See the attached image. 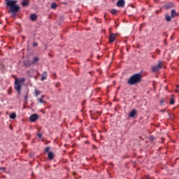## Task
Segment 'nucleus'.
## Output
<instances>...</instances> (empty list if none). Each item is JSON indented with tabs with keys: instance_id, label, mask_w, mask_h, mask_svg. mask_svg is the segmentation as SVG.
<instances>
[{
	"instance_id": "1",
	"label": "nucleus",
	"mask_w": 179,
	"mask_h": 179,
	"mask_svg": "<svg viewBox=\"0 0 179 179\" xmlns=\"http://www.w3.org/2000/svg\"><path fill=\"white\" fill-rule=\"evenodd\" d=\"M141 82H142V74L141 73H136L133 75L127 80L128 85H130L131 86L138 85V83H141Z\"/></svg>"
},
{
	"instance_id": "2",
	"label": "nucleus",
	"mask_w": 179,
	"mask_h": 179,
	"mask_svg": "<svg viewBox=\"0 0 179 179\" xmlns=\"http://www.w3.org/2000/svg\"><path fill=\"white\" fill-rule=\"evenodd\" d=\"M17 1L13 0V1H8L6 3L7 6H9L10 8V12L13 13H16L19 12V10L20 9V7L17 5Z\"/></svg>"
},
{
	"instance_id": "3",
	"label": "nucleus",
	"mask_w": 179,
	"mask_h": 179,
	"mask_svg": "<svg viewBox=\"0 0 179 179\" xmlns=\"http://www.w3.org/2000/svg\"><path fill=\"white\" fill-rule=\"evenodd\" d=\"M163 66V62H159L157 66H154L151 68L152 72H158V71H160L162 69V67Z\"/></svg>"
},
{
	"instance_id": "4",
	"label": "nucleus",
	"mask_w": 179,
	"mask_h": 179,
	"mask_svg": "<svg viewBox=\"0 0 179 179\" xmlns=\"http://www.w3.org/2000/svg\"><path fill=\"white\" fill-rule=\"evenodd\" d=\"M15 89L18 92V93H20L22 92V85L20 83H19V79L16 78L15 82Z\"/></svg>"
},
{
	"instance_id": "5",
	"label": "nucleus",
	"mask_w": 179,
	"mask_h": 179,
	"mask_svg": "<svg viewBox=\"0 0 179 179\" xmlns=\"http://www.w3.org/2000/svg\"><path fill=\"white\" fill-rule=\"evenodd\" d=\"M117 6L118 8H124L125 6V0H119L117 2Z\"/></svg>"
},
{
	"instance_id": "6",
	"label": "nucleus",
	"mask_w": 179,
	"mask_h": 179,
	"mask_svg": "<svg viewBox=\"0 0 179 179\" xmlns=\"http://www.w3.org/2000/svg\"><path fill=\"white\" fill-rule=\"evenodd\" d=\"M36 120H38V115L37 114H34V115H31L30 116V121L31 122H34L36 121Z\"/></svg>"
},
{
	"instance_id": "7",
	"label": "nucleus",
	"mask_w": 179,
	"mask_h": 179,
	"mask_svg": "<svg viewBox=\"0 0 179 179\" xmlns=\"http://www.w3.org/2000/svg\"><path fill=\"white\" fill-rule=\"evenodd\" d=\"M115 34H111L109 36V40L110 43H114V41H115Z\"/></svg>"
},
{
	"instance_id": "8",
	"label": "nucleus",
	"mask_w": 179,
	"mask_h": 179,
	"mask_svg": "<svg viewBox=\"0 0 179 179\" xmlns=\"http://www.w3.org/2000/svg\"><path fill=\"white\" fill-rule=\"evenodd\" d=\"M138 113V112L135 110V109H133L129 116L131 117V118H134L135 117V115H136V114Z\"/></svg>"
},
{
	"instance_id": "9",
	"label": "nucleus",
	"mask_w": 179,
	"mask_h": 179,
	"mask_svg": "<svg viewBox=\"0 0 179 179\" xmlns=\"http://www.w3.org/2000/svg\"><path fill=\"white\" fill-rule=\"evenodd\" d=\"M24 66H31L33 62L31 60H26L24 62Z\"/></svg>"
},
{
	"instance_id": "10",
	"label": "nucleus",
	"mask_w": 179,
	"mask_h": 179,
	"mask_svg": "<svg viewBox=\"0 0 179 179\" xmlns=\"http://www.w3.org/2000/svg\"><path fill=\"white\" fill-rule=\"evenodd\" d=\"M22 5L24 7L29 6L30 5V1L29 0H22Z\"/></svg>"
},
{
	"instance_id": "11",
	"label": "nucleus",
	"mask_w": 179,
	"mask_h": 179,
	"mask_svg": "<svg viewBox=\"0 0 179 179\" xmlns=\"http://www.w3.org/2000/svg\"><path fill=\"white\" fill-rule=\"evenodd\" d=\"M47 76H48L47 71H44L41 76V80L42 81L45 80V79H47Z\"/></svg>"
},
{
	"instance_id": "12",
	"label": "nucleus",
	"mask_w": 179,
	"mask_h": 179,
	"mask_svg": "<svg viewBox=\"0 0 179 179\" xmlns=\"http://www.w3.org/2000/svg\"><path fill=\"white\" fill-rule=\"evenodd\" d=\"M48 157L50 160H52L54 159V152H49L48 155Z\"/></svg>"
},
{
	"instance_id": "13",
	"label": "nucleus",
	"mask_w": 179,
	"mask_h": 179,
	"mask_svg": "<svg viewBox=\"0 0 179 179\" xmlns=\"http://www.w3.org/2000/svg\"><path fill=\"white\" fill-rule=\"evenodd\" d=\"M30 19H31V20H32V22L37 20V15L31 14Z\"/></svg>"
},
{
	"instance_id": "14",
	"label": "nucleus",
	"mask_w": 179,
	"mask_h": 179,
	"mask_svg": "<svg viewBox=\"0 0 179 179\" xmlns=\"http://www.w3.org/2000/svg\"><path fill=\"white\" fill-rule=\"evenodd\" d=\"M38 61H40V59L37 57H35L33 60L31 61L32 62V64L34 65L36 64H37V62Z\"/></svg>"
},
{
	"instance_id": "15",
	"label": "nucleus",
	"mask_w": 179,
	"mask_h": 179,
	"mask_svg": "<svg viewBox=\"0 0 179 179\" xmlns=\"http://www.w3.org/2000/svg\"><path fill=\"white\" fill-rule=\"evenodd\" d=\"M165 20H166V22H171V16H170L169 15H165Z\"/></svg>"
},
{
	"instance_id": "16",
	"label": "nucleus",
	"mask_w": 179,
	"mask_h": 179,
	"mask_svg": "<svg viewBox=\"0 0 179 179\" xmlns=\"http://www.w3.org/2000/svg\"><path fill=\"white\" fill-rule=\"evenodd\" d=\"M177 16V13L176 10H171V17H176Z\"/></svg>"
},
{
	"instance_id": "17",
	"label": "nucleus",
	"mask_w": 179,
	"mask_h": 179,
	"mask_svg": "<svg viewBox=\"0 0 179 179\" xmlns=\"http://www.w3.org/2000/svg\"><path fill=\"white\" fill-rule=\"evenodd\" d=\"M10 118L11 120H15V118H16V113H11V114L10 115Z\"/></svg>"
},
{
	"instance_id": "18",
	"label": "nucleus",
	"mask_w": 179,
	"mask_h": 179,
	"mask_svg": "<svg viewBox=\"0 0 179 179\" xmlns=\"http://www.w3.org/2000/svg\"><path fill=\"white\" fill-rule=\"evenodd\" d=\"M18 82H19L20 84L24 83V82H26V78H22L18 80Z\"/></svg>"
},
{
	"instance_id": "19",
	"label": "nucleus",
	"mask_w": 179,
	"mask_h": 179,
	"mask_svg": "<svg viewBox=\"0 0 179 179\" xmlns=\"http://www.w3.org/2000/svg\"><path fill=\"white\" fill-rule=\"evenodd\" d=\"M39 94H41V92L38 90H35V96L37 97Z\"/></svg>"
},
{
	"instance_id": "20",
	"label": "nucleus",
	"mask_w": 179,
	"mask_h": 179,
	"mask_svg": "<svg viewBox=\"0 0 179 179\" xmlns=\"http://www.w3.org/2000/svg\"><path fill=\"white\" fill-rule=\"evenodd\" d=\"M52 9H56L57 8V3L54 2L51 4Z\"/></svg>"
},
{
	"instance_id": "21",
	"label": "nucleus",
	"mask_w": 179,
	"mask_h": 179,
	"mask_svg": "<svg viewBox=\"0 0 179 179\" xmlns=\"http://www.w3.org/2000/svg\"><path fill=\"white\" fill-rule=\"evenodd\" d=\"M117 12H118V10H117L115 9L110 10V13H112V15H116Z\"/></svg>"
},
{
	"instance_id": "22",
	"label": "nucleus",
	"mask_w": 179,
	"mask_h": 179,
	"mask_svg": "<svg viewBox=\"0 0 179 179\" xmlns=\"http://www.w3.org/2000/svg\"><path fill=\"white\" fill-rule=\"evenodd\" d=\"M166 8H167V9H170V8H173V3H169V4H167L166 6Z\"/></svg>"
},
{
	"instance_id": "23",
	"label": "nucleus",
	"mask_w": 179,
	"mask_h": 179,
	"mask_svg": "<svg viewBox=\"0 0 179 179\" xmlns=\"http://www.w3.org/2000/svg\"><path fill=\"white\" fill-rule=\"evenodd\" d=\"M50 147H47L45 149V153H50Z\"/></svg>"
},
{
	"instance_id": "24",
	"label": "nucleus",
	"mask_w": 179,
	"mask_h": 179,
	"mask_svg": "<svg viewBox=\"0 0 179 179\" xmlns=\"http://www.w3.org/2000/svg\"><path fill=\"white\" fill-rule=\"evenodd\" d=\"M38 100L39 103H45V101H44V99L43 98H39Z\"/></svg>"
},
{
	"instance_id": "25",
	"label": "nucleus",
	"mask_w": 179,
	"mask_h": 179,
	"mask_svg": "<svg viewBox=\"0 0 179 179\" xmlns=\"http://www.w3.org/2000/svg\"><path fill=\"white\" fill-rule=\"evenodd\" d=\"M174 103H176V101H174V99L173 98L171 99L170 104L173 105L174 104Z\"/></svg>"
},
{
	"instance_id": "26",
	"label": "nucleus",
	"mask_w": 179,
	"mask_h": 179,
	"mask_svg": "<svg viewBox=\"0 0 179 179\" xmlns=\"http://www.w3.org/2000/svg\"><path fill=\"white\" fill-rule=\"evenodd\" d=\"M37 136H38V138H43V134H41V133H40V132H38V134H37Z\"/></svg>"
},
{
	"instance_id": "27",
	"label": "nucleus",
	"mask_w": 179,
	"mask_h": 179,
	"mask_svg": "<svg viewBox=\"0 0 179 179\" xmlns=\"http://www.w3.org/2000/svg\"><path fill=\"white\" fill-rule=\"evenodd\" d=\"M6 3H8V2H13V0H5Z\"/></svg>"
},
{
	"instance_id": "28",
	"label": "nucleus",
	"mask_w": 179,
	"mask_h": 179,
	"mask_svg": "<svg viewBox=\"0 0 179 179\" xmlns=\"http://www.w3.org/2000/svg\"><path fill=\"white\" fill-rule=\"evenodd\" d=\"M164 103V99L160 100V104H163Z\"/></svg>"
},
{
	"instance_id": "29",
	"label": "nucleus",
	"mask_w": 179,
	"mask_h": 179,
	"mask_svg": "<svg viewBox=\"0 0 179 179\" xmlns=\"http://www.w3.org/2000/svg\"><path fill=\"white\" fill-rule=\"evenodd\" d=\"M0 170H3L5 172V170H6V168H5V167H0Z\"/></svg>"
},
{
	"instance_id": "30",
	"label": "nucleus",
	"mask_w": 179,
	"mask_h": 179,
	"mask_svg": "<svg viewBox=\"0 0 179 179\" xmlns=\"http://www.w3.org/2000/svg\"><path fill=\"white\" fill-rule=\"evenodd\" d=\"M27 96H28L27 94H25V95H24V99H25L26 101H27Z\"/></svg>"
},
{
	"instance_id": "31",
	"label": "nucleus",
	"mask_w": 179,
	"mask_h": 179,
	"mask_svg": "<svg viewBox=\"0 0 179 179\" xmlns=\"http://www.w3.org/2000/svg\"><path fill=\"white\" fill-rule=\"evenodd\" d=\"M33 45H34V47H37V43H34Z\"/></svg>"
},
{
	"instance_id": "32",
	"label": "nucleus",
	"mask_w": 179,
	"mask_h": 179,
	"mask_svg": "<svg viewBox=\"0 0 179 179\" xmlns=\"http://www.w3.org/2000/svg\"><path fill=\"white\" fill-rule=\"evenodd\" d=\"M42 97H44V95H42Z\"/></svg>"
},
{
	"instance_id": "33",
	"label": "nucleus",
	"mask_w": 179,
	"mask_h": 179,
	"mask_svg": "<svg viewBox=\"0 0 179 179\" xmlns=\"http://www.w3.org/2000/svg\"><path fill=\"white\" fill-rule=\"evenodd\" d=\"M177 87H179V85H178Z\"/></svg>"
}]
</instances>
